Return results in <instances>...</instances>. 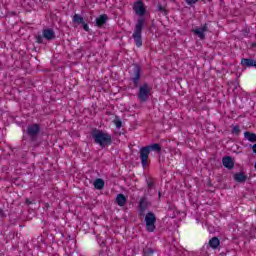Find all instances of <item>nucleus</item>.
Returning a JSON list of instances; mask_svg holds the SVG:
<instances>
[{"mask_svg":"<svg viewBox=\"0 0 256 256\" xmlns=\"http://www.w3.org/2000/svg\"><path fill=\"white\" fill-rule=\"evenodd\" d=\"M158 11L160 13H165V7L161 6V5H158Z\"/></svg>","mask_w":256,"mask_h":256,"instance_id":"obj_29","label":"nucleus"},{"mask_svg":"<svg viewBox=\"0 0 256 256\" xmlns=\"http://www.w3.org/2000/svg\"><path fill=\"white\" fill-rule=\"evenodd\" d=\"M5 217H7L5 211H3V209H0V219H5Z\"/></svg>","mask_w":256,"mask_h":256,"instance_id":"obj_28","label":"nucleus"},{"mask_svg":"<svg viewBox=\"0 0 256 256\" xmlns=\"http://www.w3.org/2000/svg\"><path fill=\"white\" fill-rule=\"evenodd\" d=\"M251 148H252L253 153H255V155H256V144L252 145Z\"/></svg>","mask_w":256,"mask_h":256,"instance_id":"obj_31","label":"nucleus"},{"mask_svg":"<svg viewBox=\"0 0 256 256\" xmlns=\"http://www.w3.org/2000/svg\"><path fill=\"white\" fill-rule=\"evenodd\" d=\"M244 138L247 139V141H250V143H256V134L246 131L244 132Z\"/></svg>","mask_w":256,"mask_h":256,"instance_id":"obj_20","label":"nucleus"},{"mask_svg":"<svg viewBox=\"0 0 256 256\" xmlns=\"http://www.w3.org/2000/svg\"><path fill=\"white\" fill-rule=\"evenodd\" d=\"M26 205H33L34 201H31L29 198L25 200Z\"/></svg>","mask_w":256,"mask_h":256,"instance_id":"obj_30","label":"nucleus"},{"mask_svg":"<svg viewBox=\"0 0 256 256\" xmlns=\"http://www.w3.org/2000/svg\"><path fill=\"white\" fill-rule=\"evenodd\" d=\"M56 35H55V31L51 28H46L42 30V34L41 33H37L35 35V40L36 43H38L39 45H42L43 43H45L43 41V39H46V41H53L56 39Z\"/></svg>","mask_w":256,"mask_h":256,"instance_id":"obj_3","label":"nucleus"},{"mask_svg":"<svg viewBox=\"0 0 256 256\" xmlns=\"http://www.w3.org/2000/svg\"><path fill=\"white\" fill-rule=\"evenodd\" d=\"M158 195H159V197H161V192H159V194H158Z\"/></svg>","mask_w":256,"mask_h":256,"instance_id":"obj_35","label":"nucleus"},{"mask_svg":"<svg viewBox=\"0 0 256 256\" xmlns=\"http://www.w3.org/2000/svg\"><path fill=\"white\" fill-rule=\"evenodd\" d=\"M222 165L226 169H233L235 167V162L233 161V158L231 156H225L222 159Z\"/></svg>","mask_w":256,"mask_h":256,"instance_id":"obj_12","label":"nucleus"},{"mask_svg":"<svg viewBox=\"0 0 256 256\" xmlns=\"http://www.w3.org/2000/svg\"><path fill=\"white\" fill-rule=\"evenodd\" d=\"M221 245V240H219L217 237H213L209 240V246L211 249H219V246Z\"/></svg>","mask_w":256,"mask_h":256,"instance_id":"obj_18","label":"nucleus"},{"mask_svg":"<svg viewBox=\"0 0 256 256\" xmlns=\"http://www.w3.org/2000/svg\"><path fill=\"white\" fill-rule=\"evenodd\" d=\"M148 207H149V202L147 201V198L142 197L140 199V202H139V205H138L140 217H143V215H145V211H147Z\"/></svg>","mask_w":256,"mask_h":256,"instance_id":"obj_11","label":"nucleus"},{"mask_svg":"<svg viewBox=\"0 0 256 256\" xmlns=\"http://www.w3.org/2000/svg\"><path fill=\"white\" fill-rule=\"evenodd\" d=\"M45 207H46V209H49V207H50V206H49V203H46V204H45Z\"/></svg>","mask_w":256,"mask_h":256,"instance_id":"obj_33","label":"nucleus"},{"mask_svg":"<svg viewBox=\"0 0 256 256\" xmlns=\"http://www.w3.org/2000/svg\"><path fill=\"white\" fill-rule=\"evenodd\" d=\"M91 137L94 140V143L99 145L101 149H105V147H109V145L113 143V138H111V134L97 128L92 130Z\"/></svg>","mask_w":256,"mask_h":256,"instance_id":"obj_1","label":"nucleus"},{"mask_svg":"<svg viewBox=\"0 0 256 256\" xmlns=\"http://www.w3.org/2000/svg\"><path fill=\"white\" fill-rule=\"evenodd\" d=\"M114 125H116L117 129H121V127H123V122L119 119L118 116L115 117V119L113 120Z\"/></svg>","mask_w":256,"mask_h":256,"instance_id":"obj_24","label":"nucleus"},{"mask_svg":"<svg viewBox=\"0 0 256 256\" xmlns=\"http://www.w3.org/2000/svg\"><path fill=\"white\" fill-rule=\"evenodd\" d=\"M116 203L119 207H125V205H127V197H125V194H118L116 196Z\"/></svg>","mask_w":256,"mask_h":256,"instance_id":"obj_16","label":"nucleus"},{"mask_svg":"<svg viewBox=\"0 0 256 256\" xmlns=\"http://www.w3.org/2000/svg\"><path fill=\"white\" fill-rule=\"evenodd\" d=\"M234 181H236V183H245V181H247V175H245L244 172H237L234 174Z\"/></svg>","mask_w":256,"mask_h":256,"instance_id":"obj_14","label":"nucleus"},{"mask_svg":"<svg viewBox=\"0 0 256 256\" xmlns=\"http://www.w3.org/2000/svg\"><path fill=\"white\" fill-rule=\"evenodd\" d=\"M199 0H186L187 5H195Z\"/></svg>","mask_w":256,"mask_h":256,"instance_id":"obj_26","label":"nucleus"},{"mask_svg":"<svg viewBox=\"0 0 256 256\" xmlns=\"http://www.w3.org/2000/svg\"><path fill=\"white\" fill-rule=\"evenodd\" d=\"M140 161H141V165L143 167V169H145L146 167H149V155H151V152L148 150V148H146V146H143L142 148H140Z\"/></svg>","mask_w":256,"mask_h":256,"instance_id":"obj_8","label":"nucleus"},{"mask_svg":"<svg viewBox=\"0 0 256 256\" xmlns=\"http://www.w3.org/2000/svg\"><path fill=\"white\" fill-rule=\"evenodd\" d=\"M107 21H109V16L107 14H102L98 18H96V27H103Z\"/></svg>","mask_w":256,"mask_h":256,"instance_id":"obj_13","label":"nucleus"},{"mask_svg":"<svg viewBox=\"0 0 256 256\" xmlns=\"http://www.w3.org/2000/svg\"><path fill=\"white\" fill-rule=\"evenodd\" d=\"M241 65L243 67H255L256 61L253 58H242Z\"/></svg>","mask_w":256,"mask_h":256,"instance_id":"obj_15","label":"nucleus"},{"mask_svg":"<svg viewBox=\"0 0 256 256\" xmlns=\"http://www.w3.org/2000/svg\"><path fill=\"white\" fill-rule=\"evenodd\" d=\"M94 187L96 189H98L99 191H101V189H103V187H105V181H103V179H101V178H97L94 181Z\"/></svg>","mask_w":256,"mask_h":256,"instance_id":"obj_22","label":"nucleus"},{"mask_svg":"<svg viewBox=\"0 0 256 256\" xmlns=\"http://www.w3.org/2000/svg\"><path fill=\"white\" fill-rule=\"evenodd\" d=\"M133 67V76L130 78V81H132L134 89H137L139 81H141L142 68L139 64H133Z\"/></svg>","mask_w":256,"mask_h":256,"instance_id":"obj_7","label":"nucleus"},{"mask_svg":"<svg viewBox=\"0 0 256 256\" xmlns=\"http://www.w3.org/2000/svg\"><path fill=\"white\" fill-rule=\"evenodd\" d=\"M250 31H251L250 29H247V28H246V29L244 30V33H247V34H248V33H250Z\"/></svg>","mask_w":256,"mask_h":256,"instance_id":"obj_32","label":"nucleus"},{"mask_svg":"<svg viewBox=\"0 0 256 256\" xmlns=\"http://www.w3.org/2000/svg\"><path fill=\"white\" fill-rule=\"evenodd\" d=\"M72 22L74 23V25H82V23L85 22V20L83 19V17L79 14H74L73 18H72Z\"/></svg>","mask_w":256,"mask_h":256,"instance_id":"obj_21","label":"nucleus"},{"mask_svg":"<svg viewBox=\"0 0 256 256\" xmlns=\"http://www.w3.org/2000/svg\"><path fill=\"white\" fill-rule=\"evenodd\" d=\"M144 221L146 223V231L148 233H154L155 229H157V226H155V223H157V216H155V213L148 212L144 218Z\"/></svg>","mask_w":256,"mask_h":256,"instance_id":"obj_4","label":"nucleus"},{"mask_svg":"<svg viewBox=\"0 0 256 256\" xmlns=\"http://www.w3.org/2000/svg\"><path fill=\"white\" fill-rule=\"evenodd\" d=\"M146 149H148L150 153L151 151H155L156 153H161V144L153 143V144L147 145Z\"/></svg>","mask_w":256,"mask_h":256,"instance_id":"obj_19","label":"nucleus"},{"mask_svg":"<svg viewBox=\"0 0 256 256\" xmlns=\"http://www.w3.org/2000/svg\"><path fill=\"white\" fill-rule=\"evenodd\" d=\"M143 27H145V19L139 18L135 25L134 33L132 34L136 47L143 46V37L141 36L143 33Z\"/></svg>","mask_w":256,"mask_h":256,"instance_id":"obj_2","label":"nucleus"},{"mask_svg":"<svg viewBox=\"0 0 256 256\" xmlns=\"http://www.w3.org/2000/svg\"><path fill=\"white\" fill-rule=\"evenodd\" d=\"M207 31H209V27L207 26V24H204L202 27L192 30L194 35H197V37H199L201 41H204L205 33H207Z\"/></svg>","mask_w":256,"mask_h":256,"instance_id":"obj_10","label":"nucleus"},{"mask_svg":"<svg viewBox=\"0 0 256 256\" xmlns=\"http://www.w3.org/2000/svg\"><path fill=\"white\" fill-rule=\"evenodd\" d=\"M240 133H241V128L239 127V125L232 127V130H231L232 135H240Z\"/></svg>","mask_w":256,"mask_h":256,"instance_id":"obj_25","label":"nucleus"},{"mask_svg":"<svg viewBox=\"0 0 256 256\" xmlns=\"http://www.w3.org/2000/svg\"><path fill=\"white\" fill-rule=\"evenodd\" d=\"M251 47H256V42L252 43Z\"/></svg>","mask_w":256,"mask_h":256,"instance_id":"obj_34","label":"nucleus"},{"mask_svg":"<svg viewBox=\"0 0 256 256\" xmlns=\"http://www.w3.org/2000/svg\"><path fill=\"white\" fill-rule=\"evenodd\" d=\"M151 95V87H149L148 83H144L139 87L138 91V99L141 103H145L149 101V96Z\"/></svg>","mask_w":256,"mask_h":256,"instance_id":"obj_5","label":"nucleus"},{"mask_svg":"<svg viewBox=\"0 0 256 256\" xmlns=\"http://www.w3.org/2000/svg\"><path fill=\"white\" fill-rule=\"evenodd\" d=\"M156 252H157V249H155L149 245H146L142 250V255L143 256H153V253H156Z\"/></svg>","mask_w":256,"mask_h":256,"instance_id":"obj_17","label":"nucleus"},{"mask_svg":"<svg viewBox=\"0 0 256 256\" xmlns=\"http://www.w3.org/2000/svg\"><path fill=\"white\" fill-rule=\"evenodd\" d=\"M26 133L31 141H36L39 133H41V125L37 123L29 124Z\"/></svg>","mask_w":256,"mask_h":256,"instance_id":"obj_6","label":"nucleus"},{"mask_svg":"<svg viewBox=\"0 0 256 256\" xmlns=\"http://www.w3.org/2000/svg\"><path fill=\"white\" fill-rule=\"evenodd\" d=\"M133 11L137 15H139V17H143V15H145V13L147 12V9L145 8V3H143L141 0L134 2Z\"/></svg>","mask_w":256,"mask_h":256,"instance_id":"obj_9","label":"nucleus"},{"mask_svg":"<svg viewBox=\"0 0 256 256\" xmlns=\"http://www.w3.org/2000/svg\"><path fill=\"white\" fill-rule=\"evenodd\" d=\"M146 183H147L148 191H151V189H154V187H155V179L150 177V178L146 179Z\"/></svg>","mask_w":256,"mask_h":256,"instance_id":"obj_23","label":"nucleus"},{"mask_svg":"<svg viewBox=\"0 0 256 256\" xmlns=\"http://www.w3.org/2000/svg\"><path fill=\"white\" fill-rule=\"evenodd\" d=\"M82 27H83L84 31L89 32V25L87 23L83 22Z\"/></svg>","mask_w":256,"mask_h":256,"instance_id":"obj_27","label":"nucleus"}]
</instances>
